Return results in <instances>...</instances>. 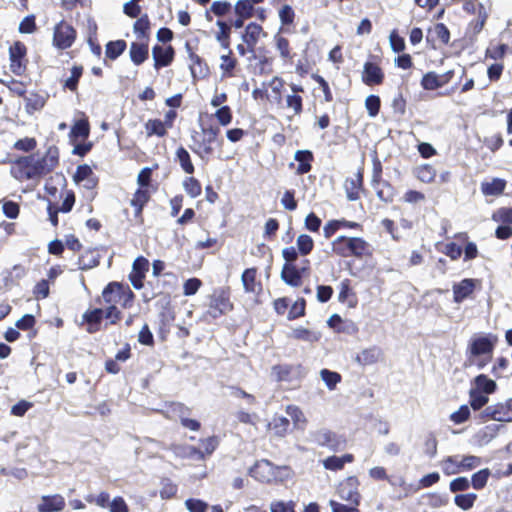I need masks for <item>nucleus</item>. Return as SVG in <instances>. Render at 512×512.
Wrapping results in <instances>:
<instances>
[{
    "label": "nucleus",
    "mask_w": 512,
    "mask_h": 512,
    "mask_svg": "<svg viewBox=\"0 0 512 512\" xmlns=\"http://www.w3.org/2000/svg\"><path fill=\"white\" fill-rule=\"evenodd\" d=\"M126 47L127 44L124 40L109 41L106 44V57L110 60H115L125 51Z\"/></svg>",
    "instance_id": "8fccbe9b"
},
{
    "label": "nucleus",
    "mask_w": 512,
    "mask_h": 512,
    "mask_svg": "<svg viewBox=\"0 0 512 512\" xmlns=\"http://www.w3.org/2000/svg\"><path fill=\"white\" fill-rule=\"evenodd\" d=\"M150 263L144 256H138L132 264V270L128 276L131 285L136 290H140L144 287V280L146 274L149 271Z\"/></svg>",
    "instance_id": "6ab92c4d"
},
{
    "label": "nucleus",
    "mask_w": 512,
    "mask_h": 512,
    "mask_svg": "<svg viewBox=\"0 0 512 512\" xmlns=\"http://www.w3.org/2000/svg\"><path fill=\"white\" fill-rule=\"evenodd\" d=\"M66 506L65 499L60 494L42 496L37 506L38 512H60Z\"/></svg>",
    "instance_id": "bb28decb"
},
{
    "label": "nucleus",
    "mask_w": 512,
    "mask_h": 512,
    "mask_svg": "<svg viewBox=\"0 0 512 512\" xmlns=\"http://www.w3.org/2000/svg\"><path fill=\"white\" fill-rule=\"evenodd\" d=\"M470 406L473 410H480L482 407H484L488 403V396L483 394L482 392H479L478 390L471 389L470 393Z\"/></svg>",
    "instance_id": "0e129e2a"
},
{
    "label": "nucleus",
    "mask_w": 512,
    "mask_h": 512,
    "mask_svg": "<svg viewBox=\"0 0 512 512\" xmlns=\"http://www.w3.org/2000/svg\"><path fill=\"white\" fill-rule=\"evenodd\" d=\"M463 9L468 13H476L477 11L479 12V16L476 20L474 29L477 31L482 30L486 20V14L482 13L483 6L477 0H465Z\"/></svg>",
    "instance_id": "a19ab883"
},
{
    "label": "nucleus",
    "mask_w": 512,
    "mask_h": 512,
    "mask_svg": "<svg viewBox=\"0 0 512 512\" xmlns=\"http://www.w3.org/2000/svg\"><path fill=\"white\" fill-rule=\"evenodd\" d=\"M490 475L488 468L481 469L472 475L470 485L475 490H482L487 485Z\"/></svg>",
    "instance_id": "6e6d98bb"
},
{
    "label": "nucleus",
    "mask_w": 512,
    "mask_h": 512,
    "mask_svg": "<svg viewBox=\"0 0 512 512\" xmlns=\"http://www.w3.org/2000/svg\"><path fill=\"white\" fill-rule=\"evenodd\" d=\"M413 174L421 183L431 184L436 179L437 171L431 164H422L414 168Z\"/></svg>",
    "instance_id": "e433bc0d"
},
{
    "label": "nucleus",
    "mask_w": 512,
    "mask_h": 512,
    "mask_svg": "<svg viewBox=\"0 0 512 512\" xmlns=\"http://www.w3.org/2000/svg\"><path fill=\"white\" fill-rule=\"evenodd\" d=\"M476 500L477 495L475 493L457 494L454 497L455 505L462 510L471 509L474 506Z\"/></svg>",
    "instance_id": "680f3d73"
},
{
    "label": "nucleus",
    "mask_w": 512,
    "mask_h": 512,
    "mask_svg": "<svg viewBox=\"0 0 512 512\" xmlns=\"http://www.w3.org/2000/svg\"><path fill=\"white\" fill-rule=\"evenodd\" d=\"M104 318V310L101 308L88 309L82 315L81 325H85V330L89 334H95L101 330L102 320Z\"/></svg>",
    "instance_id": "5701e85b"
},
{
    "label": "nucleus",
    "mask_w": 512,
    "mask_h": 512,
    "mask_svg": "<svg viewBox=\"0 0 512 512\" xmlns=\"http://www.w3.org/2000/svg\"><path fill=\"white\" fill-rule=\"evenodd\" d=\"M384 78V72L378 64L369 61L364 64L362 81L367 86L381 85Z\"/></svg>",
    "instance_id": "a878e982"
},
{
    "label": "nucleus",
    "mask_w": 512,
    "mask_h": 512,
    "mask_svg": "<svg viewBox=\"0 0 512 512\" xmlns=\"http://www.w3.org/2000/svg\"><path fill=\"white\" fill-rule=\"evenodd\" d=\"M220 60L219 68L222 80L236 78L240 75L241 67L232 50L229 49L227 54L220 57Z\"/></svg>",
    "instance_id": "4be33fe9"
},
{
    "label": "nucleus",
    "mask_w": 512,
    "mask_h": 512,
    "mask_svg": "<svg viewBox=\"0 0 512 512\" xmlns=\"http://www.w3.org/2000/svg\"><path fill=\"white\" fill-rule=\"evenodd\" d=\"M178 486L172 482L169 478H163L161 481V489L159 496L162 500H169L177 495Z\"/></svg>",
    "instance_id": "4d7b16f0"
},
{
    "label": "nucleus",
    "mask_w": 512,
    "mask_h": 512,
    "mask_svg": "<svg viewBox=\"0 0 512 512\" xmlns=\"http://www.w3.org/2000/svg\"><path fill=\"white\" fill-rule=\"evenodd\" d=\"M306 314V300L301 297L298 298L293 305L290 307L287 319L292 321L301 317H304Z\"/></svg>",
    "instance_id": "bf43d9fd"
},
{
    "label": "nucleus",
    "mask_w": 512,
    "mask_h": 512,
    "mask_svg": "<svg viewBox=\"0 0 512 512\" xmlns=\"http://www.w3.org/2000/svg\"><path fill=\"white\" fill-rule=\"evenodd\" d=\"M183 188L191 198H196L202 193V185L200 181L193 176L186 177L183 180Z\"/></svg>",
    "instance_id": "864d4df0"
},
{
    "label": "nucleus",
    "mask_w": 512,
    "mask_h": 512,
    "mask_svg": "<svg viewBox=\"0 0 512 512\" xmlns=\"http://www.w3.org/2000/svg\"><path fill=\"white\" fill-rule=\"evenodd\" d=\"M506 187V181L500 178H494L490 182H483L481 184V191L487 196L501 195Z\"/></svg>",
    "instance_id": "79ce46f5"
},
{
    "label": "nucleus",
    "mask_w": 512,
    "mask_h": 512,
    "mask_svg": "<svg viewBox=\"0 0 512 512\" xmlns=\"http://www.w3.org/2000/svg\"><path fill=\"white\" fill-rule=\"evenodd\" d=\"M60 198H62L61 204L50 200L47 204L48 220L55 228L59 225L58 214L60 212L69 213L73 209L76 202L75 193L71 189L62 190L60 193Z\"/></svg>",
    "instance_id": "9b49d317"
},
{
    "label": "nucleus",
    "mask_w": 512,
    "mask_h": 512,
    "mask_svg": "<svg viewBox=\"0 0 512 512\" xmlns=\"http://www.w3.org/2000/svg\"><path fill=\"white\" fill-rule=\"evenodd\" d=\"M475 290V280L466 278L453 285V300L455 303H461L471 296Z\"/></svg>",
    "instance_id": "c756f323"
},
{
    "label": "nucleus",
    "mask_w": 512,
    "mask_h": 512,
    "mask_svg": "<svg viewBox=\"0 0 512 512\" xmlns=\"http://www.w3.org/2000/svg\"><path fill=\"white\" fill-rule=\"evenodd\" d=\"M482 419L494 420L499 422L512 421V398L508 399L505 403H497L487 406L482 412Z\"/></svg>",
    "instance_id": "dca6fc26"
},
{
    "label": "nucleus",
    "mask_w": 512,
    "mask_h": 512,
    "mask_svg": "<svg viewBox=\"0 0 512 512\" xmlns=\"http://www.w3.org/2000/svg\"><path fill=\"white\" fill-rule=\"evenodd\" d=\"M234 310L231 300V288L229 286L218 287L208 296L207 308L204 316L216 320Z\"/></svg>",
    "instance_id": "423d86ee"
},
{
    "label": "nucleus",
    "mask_w": 512,
    "mask_h": 512,
    "mask_svg": "<svg viewBox=\"0 0 512 512\" xmlns=\"http://www.w3.org/2000/svg\"><path fill=\"white\" fill-rule=\"evenodd\" d=\"M164 277H170L172 280H157V287L159 288L158 295L164 294L169 297L170 294L176 289V280L172 273H166Z\"/></svg>",
    "instance_id": "052dcab7"
},
{
    "label": "nucleus",
    "mask_w": 512,
    "mask_h": 512,
    "mask_svg": "<svg viewBox=\"0 0 512 512\" xmlns=\"http://www.w3.org/2000/svg\"><path fill=\"white\" fill-rule=\"evenodd\" d=\"M186 49L190 59V71L194 80H202L209 76L210 69L204 59L197 55L189 42H186Z\"/></svg>",
    "instance_id": "aec40b11"
},
{
    "label": "nucleus",
    "mask_w": 512,
    "mask_h": 512,
    "mask_svg": "<svg viewBox=\"0 0 512 512\" xmlns=\"http://www.w3.org/2000/svg\"><path fill=\"white\" fill-rule=\"evenodd\" d=\"M91 176H93L91 167L87 164H82L77 167L73 176V180L76 183H81L82 181L88 179L89 185L87 187L94 188L97 185V179L91 178Z\"/></svg>",
    "instance_id": "c03bdc74"
},
{
    "label": "nucleus",
    "mask_w": 512,
    "mask_h": 512,
    "mask_svg": "<svg viewBox=\"0 0 512 512\" xmlns=\"http://www.w3.org/2000/svg\"><path fill=\"white\" fill-rule=\"evenodd\" d=\"M299 254L298 249L292 246L282 250L285 263L282 266L281 279L293 288L302 286L304 278L311 274V261L309 259L303 258L299 264H296Z\"/></svg>",
    "instance_id": "f03ea898"
},
{
    "label": "nucleus",
    "mask_w": 512,
    "mask_h": 512,
    "mask_svg": "<svg viewBox=\"0 0 512 512\" xmlns=\"http://www.w3.org/2000/svg\"><path fill=\"white\" fill-rule=\"evenodd\" d=\"M157 190V187L150 188H140L138 187L134 192L130 205L134 208V218L137 224H144V216L143 210L145 206L151 200L152 194Z\"/></svg>",
    "instance_id": "4468645a"
},
{
    "label": "nucleus",
    "mask_w": 512,
    "mask_h": 512,
    "mask_svg": "<svg viewBox=\"0 0 512 512\" xmlns=\"http://www.w3.org/2000/svg\"><path fill=\"white\" fill-rule=\"evenodd\" d=\"M185 506L189 512H207L209 510L208 503L197 498L187 499Z\"/></svg>",
    "instance_id": "774afa93"
},
{
    "label": "nucleus",
    "mask_w": 512,
    "mask_h": 512,
    "mask_svg": "<svg viewBox=\"0 0 512 512\" xmlns=\"http://www.w3.org/2000/svg\"><path fill=\"white\" fill-rule=\"evenodd\" d=\"M219 135L220 128L218 126H201L199 131L193 130L191 132L192 144L190 149L202 160H208L214 154L216 148L222 146Z\"/></svg>",
    "instance_id": "7ed1b4c3"
},
{
    "label": "nucleus",
    "mask_w": 512,
    "mask_h": 512,
    "mask_svg": "<svg viewBox=\"0 0 512 512\" xmlns=\"http://www.w3.org/2000/svg\"><path fill=\"white\" fill-rule=\"evenodd\" d=\"M275 45L280 53L281 58L285 62H292L294 54L292 53L289 41L283 36H281V34H276Z\"/></svg>",
    "instance_id": "49530a36"
},
{
    "label": "nucleus",
    "mask_w": 512,
    "mask_h": 512,
    "mask_svg": "<svg viewBox=\"0 0 512 512\" xmlns=\"http://www.w3.org/2000/svg\"><path fill=\"white\" fill-rule=\"evenodd\" d=\"M291 338L298 341H305L308 343H315L321 339V333L313 331L304 327H297L293 329Z\"/></svg>",
    "instance_id": "37998d69"
},
{
    "label": "nucleus",
    "mask_w": 512,
    "mask_h": 512,
    "mask_svg": "<svg viewBox=\"0 0 512 512\" xmlns=\"http://www.w3.org/2000/svg\"><path fill=\"white\" fill-rule=\"evenodd\" d=\"M84 73L82 65H74L71 68V75L62 82V88L72 93H77L79 81Z\"/></svg>",
    "instance_id": "58836bf2"
},
{
    "label": "nucleus",
    "mask_w": 512,
    "mask_h": 512,
    "mask_svg": "<svg viewBox=\"0 0 512 512\" xmlns=\"http://www.w3.org/2000/svg\"><path fill=\"white\" fill-rule=\"evenodd\" d=\"M383 357V350L380 347L374 345L357 353L355 356V362L362 367L371 366L377 364L380 360L383 359Z\"/></svg>",
    "instance_id": "393cba45"
},
{
    "label": "nucleus",
    "mask_w": 512,
    "mask_h": 512,
    "mask_svg": "<svg viewBox=\"0 0 512 512\" xmlns=\"http://www.w3.org/2000/svg\"><path fill=\"white\" fill-rule=\"evenodd\" d=\"M10 70L13 74L21 76L27 69V47L21 41H15L9 47Z\"/></svg>",
    "instance_id": "f8f14e48"
},
{
    "label": "nucleus",
    "mask_w": 512,
    "mask_h": 512,
    "mask_svg": "<svg viewBox=\"0 0 512 512\" xmlns=\"http://www.w3.org/2000/svg\"><path fill=\"white\" fill-rule=\"evenodd\" d=\"M90 135V124L88 119L77 120L69 132L70 143L86 141Z\"/></svg>",
    "instance_id": "7c9ffc66"
},
{
    "label": "nucleus",
    "mask_w": 512,
    "mask_h": 512,
    "mask_svg": "<svg viewBox=\"0 0 512 512\" xmlns=\"http://www.w3.org/2000/svg\"><path fill=\"white\" fill-rule=\"evenodd\" d=\"M59 164V148L56 145H50L42 155L32 153L13 160L10 174L20 182L38 181L52 173Z\"/></svg>",
    "instance_id": "f257e3e1"
},
{
    "label": "nucleus",
    "mask_w": 512,
    "mask_h": 512,
    "mask_svg": "<svg viewBox=\"0 0 512 512\" xmlns=\"http://www.w3.org/2000/svg\"><path fill=\"white\" fill-rule=\"evenodd\" d=\"M175 161L179 163L181 169L186 174L192 175L195 172V167L192 162L191 156L185 147L179 146L176 149Z\"/></svg>",
    "instance_id": "4c0bfd02"
},
{
    "label": "nucleus",
    "mask_w": 512,
    "mask_h": 512,
    "mask_svg": "<svg viewBox=\"0 0 512 512\" xmlns=\"http://www.w3.org/2000/svg\"><path fill=\"white\" fill-rule=\"evenodd\" d=\"M338 301L346 304L349 308H355L358 304L357 295L351 287V280L348 278L342 280L339 285Z\"/></svg>",
    "instance_id": "c85d7f7f"
},
{
    "label": "nucleus",
    "mask_w": 512,
    "mask_h": 512,
    "mask_svg": "<svg viewBox=\"0 0 512 512\" xmlns=\"http://www.w3.org/2000/svg\"><path fill=\"white\" fill-rule=\"evenodd\" d=\"M346 197L349 201H357L364 192V168H358L354 177H347L343 184Z\"/></svg>",
    "instance_id": "a211bd4d"
},
{
    "label": "nucleus",
    "mask_w": 512,
    "mask_h": 512,
    "mask_svg": "<svg viewBox=\"0 0 512 512\" xmlns=\"http://www.w3.org/2000/svg\"><path fill=\"white\" fill-rule=\"evenodd\" d=\"M211 11L218 17H233L232 6L226 1H215L211 6Z\"/></svg>",
    "instance_id": "69168bd1"
},
{
    "label": "nucleus",
    "mask_w": 512,
    "mask_h": 512,
    "mask_svg": "<svg viewBox=\"0 0 512 512\" xmlns=\"http://www.w3.org/2000/svg\"><path fill=\"white\" fill-rule=\"evenodd\" d=\"M294 159L298 162L296 173L304 175L311 171L314 161V154L310 150H298L295 152Z\"/></svg>",
    "instance_id": "473e14b6"
},
{
    "label": "nucleus",
    "mask_w": 512,
    "mask_h": 512,
    "mask_svg": "<svg viewBox=\"0 0 512 512\" xmlns=\"http://www.w3.org/2000/svg\"><path fill=\"white\" fill-rule=\"evenodd\" d=\"M145 132L147 137L157 136L163 138L168 134V127L164 125L161 119H149L145 124Z\"/></svg>",
    "instance_id": "ea45409f"
},
{
    "label": "nucleus",
    "mask_w": 512,
    "mask_h": 512,
    "mask_svg": "<svg viewBox=\"0 0 512 512\" xmlns=\"http://www.w3.org/2000/svg\"><path fill=\"white\" fill-rule=\"evenodd\" d=\"M75 40L76 34H53V45L60 50L71 47Z\"/></svg>",
    "instance_id": "e2e57ef3"
},
{
    "label": "nucleus",
    "mask_w": 512,
    "mask_h": 512,
    "mask_svg": "<svg viewBox=\"0 0 512 512\" xmlns=\"http://www.w3.org/2000/svg\"><path fill=\"white\" fill-rule=\"evenodd\" d=\"M252 11L251 0H239L234 7L233 17L219 19L217 25L221 32H229L232 28L239 29L243 26L244 20L252 15Z\"/></svg>",
    "instance_id": "9d476101"
},
{
    "label": "nucleus",
    "mask_w": 512,
    "mask_h": 512,
    "mask_svg": "<svg viewBox=\"0 0 512 512\" xmlns=\"http://www.w3.org/2000/svg\"><path fill=\"white\" fill-rule=\"evenodd\" d=\"M354 455L346 453L342 456L332 455L323 460V466L326 470L340 471L344 468L345 464L352 463L354 461Z\"/></svg>",
    "instance_id": "72a5a7b5"
},
{
    "label": "nucleus",
    "mask_w": 512,
    "mask_h": 512,
    "mask_svg": "<svg viewBox=\"0 0 512 512\" xmlns=\"http://www.w3.org/2000/svg\"><path fill=\"white\" fill-rule=\"evenodd\" d=\"M268 429L274 436L283 438L290 431V421L284 416L275 415L268 423Z\"/></svg>",
    "instance_id": "c9c22d12"
},
{
    "label": "nucleus",
    "mask_w": 512,
    "mask_h": 512,
    "mask_svg": "<svg viewBox=\"0 0 512 512\" xmlns=\"http://www.w3.org/2000/svg\"><path fill=\"white\" fill-rule=\"evenodd\" d=\"M214 116L221 126H227L232 122L233 112L229 106L224 105L216 110Z\"/></svg>",
    "instance_id": "338daca9"
},
{
    "label": "nucleus",
    "mask_w": 512,
    "mask_h": 512,
    "mask_svg": "<svg viewBox=\"0 0 512 512\" xmlns=\"http://www.w3.org/2000/svg\"><path fill=\"white\" fill-rule=\"evenodd\" d=\"M257 277L258 269L256 267L247 268L243 271L241 281L246 293L259 295L262 292L263 286Z\"/></svg>",
    "instance_id": "b1692460"
},
{
    "label": "nucleus",
    "mask_w": 512,
    "mask_h": 512,
    "mask_svg": "<svg viewBox=\"0 0 512 512\" xmlns=\"http://www.w3.org/2000/svg\"><path fill=\"white\" fill-rule=\"evenodd\" d=\"M359 480L356 476L347 477L343 480L338 487L339 497L348 502L359 506L361 501V494L359 492Z\"/></svg>",
    "instance_id": "f3484780"
},
{
    "label": "nucleus",
    "mask_w": 512,
    "mask_h": 512,
    "mask_svg": "<svg viewBox=\"0 0 512 512\" xmlns=\"http://www.w3.org/2000/svg\"><path fill=\"white\" fill-rule=\"evenodd\" d=\"M46 98L36 92L30 93L25 97V109L28 113H33L44 107Z\"/></svg>",
    "instance_id": "a18cd8bd"
},
{
    "label": "nucleus",
    "mask_w": 512,
    "mask_h": 512,
    "mask_svg": "<svg viewBox=\"0 0 512 512\" xmlns=\"http://www.w3.org/2000/svg\"><path fill=\"white\" fill-rule=\"evenodd\" d=\"M289 89L291 93L286 94L283 99V107L293 112L294 116H299L304 110V98L305 89L302 85L296 83H290Z\"/></svg>",
    "instance_id": "2eb2a0df"
},
{
    "label": "nucleus",
    "mask_w": 512,
    "mask_h": 512,
    "mask_svg": "<svg viewBox=\"0 0 512 512\" xmlns=\"http://www.w3.org/2000/svg\"><path fill=\"white\" fill-rule=\"evenodd\" d=\"M332 252L343 258L362 259L371 257L373 249L371 244L361 237L339 236L332 242Z\"/></svg>",
    "instance_id": "39448f33"
},
{
    "label": "nucleus",
    "mask_w": 512,
    "mask_h": 512,
    "mask_svg": "<svg viewBox=\"0 0 512 512\" xmlns=\"http://www.w3.org/2000/svg\"><path fill=\"white\" fill-rule=\"evenodd\" d=\"M199 442L202 446V449L192 445H187L180 448L181 452L178 453V455L182 458L194 461H205L219 446V438L216 435L202 438L199 440Z\"/></svg>",
    "instance_id": "1a4fd4ad"
},
{
    "label": "nucleus",
    "mask_w": 512,
    "mask_h": 512,
    "mask_svg": "<svg viewBox=\"0 0 512 512\" xmlns=\"http://www.w3.org/2000/svg\"><path fill=\"white\" fill-rule=\"evenodd\" d=\"M313 439L317 445L326 447L334 452L343 450L347 445V439L344 435H339L329 429L316 431L313 435Z\"/></svg>",
    "instance_id": "ddd939ff"
},
{
    "label": "nucleus",
    "mask_w": 512,
    "mask_h": 512,
    "mask_svg": "<svg viewBox=\"0 0 512 512\" xmlns=\"http://www.w3.org/2000/svg\"><path fill=\"white\" fill-rule=\"evenodd\" d=\"M508 53H512V49L508 44L492 40L485 50V58L500 61L503 60Z\"/></svg>",
    "instance_id": "2f4dec72"
},
{
    "label": "nucleus",
    "mask_w": 512,
    "mask_h": 512,
    "mask_svg": "<svg viewBox=\"0 0 512 512\" xmlns=\"http://www.w3.org/2000/svg\"><path fill=\"white\" fill-rule=\"evenodd\" d=\"M99 265V259L95 256L94 251L87 250L78 258V268L81 270H89Z\"/></svg>",
    "instance_id": "5fc2aeb1"
},
{
    "label": "nucleus",
    "mask_w": 512,
    "mask_h": 512,
    "mask_svg": "<svg viewBox=\"0 0 512 512\" xmlns=\"http://www.w3.org/2000/svg\"><path fill=\"white\" fill-rule=\"evenodd\" d=\"M285 411L291 417L296 428H303L306 425L307 419L300 407L291 404L286 406Z\"/></svg>",
    "instance_id": "603ef678"
},
{
    "label": "nucleus",
    "mask_w": 512,
    "mask_h": 512,
    "mask_svg": "<svg viewBox=\"0 0 512 512\" xmlns=\"http://www.w3.org/2000/svg\"><path fill=\"white\" fill-rule=\"evenodd\" d=\"M295 367L291 364H277L272 367V372L278 382L290 381Z\"/></svg>",
    "instance_id": "3c124183"
},
{
    "label": "nucleus",
    "mask_w": 512,
    "mask_h": 512,
    "mask_svg": "<svg viewBox=\"0 0 512 512\" xmlns=\"http://www.w3.org/2000/svg\"><path fill=\"white\" fill-rule=\"evenodd\" d=\"M371 185L376 192L377 198L381 202L390 204L394 201L397 190L388 180L382 179L381 183H371Z\"/></svg>",
    "instance_id": "cd10ccee"
},
{
    "label": "nucleus",
    "mask_w": 512,
    "mask_h": 512,
    "mask_svg": "<svg viewBox=\"0 0 512 512\" xmlns=\"http://www.w3.org/2000/svg\"><path fill=\"white\" fill-rule=\"evenodd\" d=\"M149 44L145 42H133L130 47V58L135 65H141L148 59Z\"/></svg>",
    "instance_id": "f704fd0d"
},
{
    "label": "nucleus",
    "mask_w": 512,
    "mask_h": 512,
    "mask_svg": "<svg viewBox=\"0 0 512 512\" xmlns=\"http://www.w3.org/2000/svg\"><path fill=\"white\" fill-rule=\"evenodd\" d=\"M474 383L476 385V389L479 392L485 394H491L496 390V383L494 380L487 377L485 374H480L475 377Z\"/></svg>",
    "instance_id": "09e8293b"
},
{
    "label": "nucleus",
    "mask_w": 512,
    "mask_h": 512,
    "mask_svg": "<svg viewBox=\"0 0 512 512\" xmlns=\"http://www.w3.org/2000/svg\"><path fill=\"white\" fill-rule=\"evenodd\" d=\"M497 343L498 336L496 334L474 335L466 350L468 361L479 369L484 368L492 360Z\"/></svg>",
    "instance_id": "20e7f679"
},
{
    "label": "nucleus",
    "mask_w": 512,
    "mask_h": 512,
    "mask_svg": "<svg viewBox=\"0 0 512 512\" xmlns=\"http://www.w3.org/2000/svg\"><path fill=\"white\" fill-rule=\"evenodd\" d=\"M482 463L480 457L475 455H465L459 459V456H447L441 462L442 472L446 476L472 471Z\"/></svg>",
    "instance_id": "6e6552de"
},
{
    "label": "nucleus",
    "mask_w": 512,
    "mask_h": 512,
    "mask_svg": "<svg viewBox=\"0 0 512 512\" xmlns=\"http://www.w3.org/2000/svg\"><path fill=\"white\" fill-rule=\"evenodd\" d=\"M154 68L156 70L168 67L175 58V50L171 45L156 44L152 48Z\"/></svg>",
    "instance_id": "412c9836"
},
{
    "label": "nucleus",
    "mask_w": 512,
    "mask_h": 512,
    "mask_svg": "<svg viewBox=\"0 0 512 512\" xmlns=\"http://www.w3.org/2000/svg\"><path fill=\"white\" fill-rule=\"evenodd\" d=\"M297 249L302 256H307L314 249V241L308 234H301L296 240Z\"/></svg>",
    "instance_id": "13d9d810"
},
{
    "label": "nucleus",
    "mask_w": 512,
    "mask_h": 512,
    "mask_svg": "<svg viewBox=\"0 0 512 512\" xmlns=\"http://www.w3.org/2000/svg\"><path fill=\"white\" fill-rule=\"evenodd\" d=\"M269 86L271 87L272 90L274 102L277 105L282 106L284 99L283 91L285 87L284 79L279 76H274L269 82Z\"/></svg>",
    "instance_id": "de8ad7c7"
},
{
    "label": "nucleus",
    "mask_w": 512,
    "mask_h": 512,
    "mask_svg": "<svg viewBox=\"0 0 512 512\" xmlns=\"http://www.w3.org/2000/svg\"><path fill=\"white\" fill-rule=\"evenodd\" d=\"M102 298L106 305H120L123 309H130L136 295L128 284L112 281L104 287Z\"/></svg>",
    "instance_id": "0eeeda50"
}]
</instances>
